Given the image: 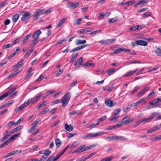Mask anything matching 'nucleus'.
<instances>
[{"mask_svg":"<svg viewBox=\"0 0 161 161\" xmlns=\"http://www.w3.org/2000/svg\"><path fill=\"white\" fill-rule=\"evenodd\" d=\"M160 139H161V135H159L158 136L152 137L150 138V140L153 141Z\"/></svg>","mask_w":161,"mask_h":161,"instance_id":"6ab92c4d","label":"nucleus"},{"mask_svg":"<svg viewBox=\"0 0 161 161\" xmlns=\"http://www.w3.org/2000/svg\"><path fill=\"white\" fill-rule=\"evenodd\" d=\"M105 103L107 106L112 107L115 105L116 102L110 100L109 99L107 98L105 100Z\"/></svg>","mask_w":161,"mask_h":161,"instance_id":"423d86ee","label":"nucleus"},{"mask_svg":"<svg viewBox=\"0 0 161 161\" xmlns=\"http://www.w3.org/2000/svg\"><path fill=\"white\" fill-rule=\"evenodd\" d=\"M106 118V116H102L97 120V123H98V125L100 122L105 120Z\"/></svg>","mask_w":161,"mask_h":161,"instance_id":"2f4dec72","label":"nucleus"},{"mask_svg":"<svg viewBox=\"0 0 161 161\" xmlns=\"http://www.w3.org/2000/svg\"><path fill=\"white\" fill-rule=\"evenodd\" d=\"M9 143V142H8V140H7L5 142H4L3 144L0 145V148H3V147H5L7 145H8Z\"/></svg>","mask_w":161,"mask_h":161,"instance_id":"ea45409f","label":"nucleus"},{"mask_svg":"<svg viewBox=\"0 0 161 161\" xmlns=\"http://www.w3.org/2000/svg\"><path fill=\"white\" fill-rule=\"evenodd\" d=\"M12 133H11L10 131L7 134H5V132H3V135L4 136L0 140L1 142H3L4 140L8 138L11 135Z\"/></svg>","mask_w":161,"mask_h":161,"instance_id":"ddd939ff","label":"nucleus"},{"mask_svg":"<svg viewBox=\"0 0 161 161\" xmlns=\"http://www.w3.org/2000/svg\"><path fill=\"white\" fill-rule=\"evenodd\" d=\"M71 97V93L70 92L65 93L61 100L62 103V106L65 107L68 103Z\"/></svg>","mask_w":161,"mask_h":161,"instance_id":"f257e3e1","label":"nucleus"},{"mask_svg":"<svg viewBox=\"0 0 161 161\" xmlns=\"http://www.w3.org/2000/svg\"><path fill=\"white\" fill-rule=\"evenodd\" d=\"M33 40L31 41V43L30 44L31 46L34 47L35 45L37 43L38 39L33 38Z\"/></svg>","mask_w":161,"mask_h":161,"instance_id":"cd10ccee","label":"nucleus"},{"mask_svg":"<svg viewBox=\"0 0 161 161\" xmlns=\"http://www.w3.org/2000/svg\"><path fill=\"white\" fill-rule=\"evenodd\" d=\"M33 16V19L34 20H36L38 18L40 15H39V13L37 12L36 11L34 13Z\"/></svg>","mask_w":161,"mask_h":161,"instance_id":"bb28decb","label":"nucleus"},{"mask_svg":"<svg viewBox=\"0 0 161 161\" xmlns=\"http://www.w3.org/2000/svg\"><path fill=\"white\" fill-rule=\"evenodd\" d=\"M13 125H15V122L14 121H11L8 123L7 124V125L8 127L9 128Z\"/></svg>","mask_w":161,"mask_h":161,"instance_id":"052dcab7","label":"nucleus"},{"mask_svg":"<svg viewBox=\"0 0 161 161\" xmlns=\"http://www.w3.org/2000/svg\"><path fill=\"white\" fill-rule=\"evenodd\" d=\"M57 109V108H55L52 109L49 112V113L50 114L52 115L56 111V110Z\"/></svg>","mask_w":161,"mask_h":161,"instance_id":"338daca9","label":"nucleus"},{"mask_svg":"<svg viewBox=\"0 0 161 161\" xmlns=\"http://www.w3.org/2000/svg\"><path fill=\"white\" fill-rule=\"evenodd\" d=\"M12 46L13 44H8L6 45L3 46V47L4 49H7L11 47Z\"/></svg>","mask_w":161,"mask_h":161,"instance_id":"5fc2aeb1","label":"nucleus"},{"mask_svg":"<svg viewBox=\"0 0 161 161\" xmlns=\"http://www.w3.org/2000/svg\"><path fill=\"white\" fill-rule=\"evenodd\" d=\"M118 19L117 17L112 18L109 19L108 22L110 23H113L115 22Z\"/></svg>","mask_w":161,"mask_h":161,"instance_id":"e433bc0d","label":"nucleus"},{"mask_svg":"<svg viewBox=\"0 0 161 161\" xmlns=\"http://www.w3.org/2000/svg\"><path fill=\"white\" fill-rule=\"evenodd\" d=\"M47 156L45 155L44 154L41 157L40 160H41L42 161H44L45 159H47Z\"/></svg>","mask_w":161,"mask_h":161,"instance_id":"774afa93","label":"nucleus"},{"mask_svg":"<svg viewBox=\"0 0 161 161\" xmlns=\"http://www.w3.org/2000/svg\"><path fill=\"white\" fill-rule=\"evenodd\" d=\"M103 133H104L103 132H102L101 133L99 132L93 134L90 133L86 135H83L82 136L81 138L83 139H86L87 138H92L94 137L97 136L99 135H100Z\"/></svg>","mask_w":161,"mask_h":161,"instance_id":"7ed1b4c3","label":"nucleus"},{"mask_svg":"<svg viewBox=\"0 0 161 161\" xmlns=\"http://www.w3.org/2000/svg\"><path fill=\"white\" fill-rule=\"evenodd\" d=\"M64 70L63 69H60L58 72L55 74V76L58 77L59 76L61 73L63 72Z\"/></svg>","mask_w":161,"mask_h":161,"instance_id":"4d7b16f0","label":"nucleus"},{"mask_svg":"<svg viewBox=\"0 0 161 161\" xmlns=\"http://www.w3.org/2000/svg\"><path fill=\"white\" fill-rule=\"evenodd\" d=\"M41 121V120L39 119H36L34 122L32 123V125H35V126H36V125L39 122H40Z\"/></svg>","mask_w":161,"mask_h":161,"instance_id":"69168bd1","label":"nucleus"},{"mask_svg":"<svg viewBox=\"0 0 161 161\" xmlns=\"http://www.w3.org/2000/svg\"><path fill=\"white\" fill-rule=\"evenodd\" d=\"M113 157H109L108 158H106L104 159H102L101 161H110L113 158Z\"/></svg>","mask_w":161,"mask_h":161,"instance_id":"bf43d9fd","label":"nucleus"},{"mask_svg":"<svg viewBox=\"0 0 161 161\" xmlns=\"http://www.w3.org/2000/svg\"><path fill=\"white\" fill-rule=\"evenodd\" d=\"M36 128V126L35 125H33V126L31 127L28 130V132L29 133H30L32 132Z\"/></svg>","mask_w":161,"mask_h":161,"instance_id":"e2e57ef3","label":"nucleus"},{"mask_svg":"<svg viewBox=\"0 0 161 161\" xmlns=\"http://www.w3.org/2000/svg\"><path fill=\"white\" fill-rule=\"evenodd\" d=\"M86 42V41L85 40H81L78 39L76 40L75 42V44L77 45H78L80 44H84Z\"/></svg>","mask_w":161,"mask_h":161,"instance_id":"f3484780","label":"nucleus"},{"mask_svg":"<svg viewBox=\"0 0 161 161\" xmlns=\"http://www.w3.org/2000/svg\"><path fill=\"white\" fill-rule=\"evenodd\" d=\"M118 117V116L117 115H115V114H114V116L112 117L111 118H110V119H109V120L110 122H112L114 120H115V122H117V120H116V119Z\"/></svg>","mask_w":161,"mask_h":161,"instance_id":"4c0bfd02","label":"nucleus"},{"mask_svg":"<svg viewBox=\"0 0 161 161\" xmlns=\"http://www.w3.org/2000/svg\"><path fill=\"white\" fill-rule=\"evenodd\" d=\"M49 111V109L48 107H46L42 111H41L39 113L40 115H43Z\"/></svg>","mask_w":161,"mask_h":161,"instance_id":"a878e982","label":"nucleus"},{"mask_svg":"<svg viewBox=\"0 0 161 161\" xmlns=\"http://www.w3.org/2000/svg\"><path fill=\"white\" fill-rule=\"evenodd\" d=\"M66 41V39H62L61 40L58 41L56 44V45H58L59 44H61L63 42H65Z\"/></svg>","mask_w":161,"mask_h":161,"instance_id":"0e129e2a","label":"nucleus"},{"mask_svg":"<svg viewBox=\"0 0 161 161\" xmlns=\"http://www.w3.org/2000/svg\"><path fill=\"white\" fill-rule=\"evenodd\" d=\"M84 145H82L79 146L76 149L72 152V153L74 154L75 153H81L84 152Z\"/></svg>","mask_w":161,"mask_h":161,"instance_id":"6e6552de","label":"nucleus"},{"mask_svg":"<svg viewBox=\"0 0 161 161\" xmlns=\"http://www.w3.org/2000/svg\"><path fill=\"white\" fill-rule=\"evenodd\" d=\"M122 122L123 123H124L126 125L129 124L128 119L126 117L124 118L122 120Z\"/></svg>","mask_w":161,"mask_h":161,"instance_id":"37998d69","label":"nucleus"},{"mask_svg":"<svg viewBox=\"0 0 161 161\" xmlns=\"http://www.w3.org/2000/svg\"><path fill=\"white\" fill-rule=\"evenodd\" d=\"M66 20L65 18H63L58 23L56 27L57 28L59 27L65 22Z\"/></svg>","mask_w":161,"mask_h":161,"instance_id":"b1692460","label":"nucleus"},{"mask_svg":"<svg viewBox=\"0 0 161 161\" xmlns=\"http://www.w3.org/2000/svg\"><path fill=\"white\" fill-rule=\"evenodd\" d=\"M151 15V13L150 12H147L146 13L143 14L142 16L143 17H146L148 16H150Z\"/></svg>","mask_w":161,"mask_h":161,"instance_id":"6e6d98bb","label":"nucleus"},{"mask_svg":"<svg viewBox=\"0 0 161 161\" xmlns=\"http://www.w3.org/2000/svg\"><path fill=\"white\" fill-rule=\"evenodd\" d=\"M116 128V127L115 125H112L108 128H106V130H113L114 129Z\"/></svg>","mask_w":161,"mask_h":161,"instance_id":"680f3d73","label":"nucleus"},{"mask_svg":"<svg viewBox=\"0 0 161 161\" xmlns=\"http://www.w3.org/2000/svg\"><path fill=\"white\" fill-rule=\"evenodd\" d=\"M53 10V8H51L46 10L44 13L43 14H48L52 12Z\"/></svg>","mask_w":161,"mask_h":161,"instance_id":"c9c22d12","label":"nucleus"},{"mask_svg":"<svg viewBox=\"0 0 161 161\" xmlns=\"http://www.w3.org/2000/svg\"><path fill=\"white\" fill-rule=\"evenodd\" d=\"M65 129L69 132L71 131L73 128V126H72L71 125H68L66 123L65 124Z\"/></svg>","mask_w":161,"mask_h":161,"instance_id":"2eb2a0df","label":"nucleus"},{"mask_svg":"<svg viewBox=\"0 0 161 161\" xmlns=\"http://www.w3.org/2000/svg\"><path fill=\"white\" fill-rule=\"evenodd\" d=\"M87 46V45L86 44L85 45H84L83 46L77 47L72 49L71 51H70V53L75 52V51H79V50L85 48Z\"/></svg>","mask_w":161,"mask_h":161,"instance_id":"4468645a","label":"nucleus"},{"mask_svg":"<svg viewBox=\"0 0 161 161\" xmlns=\"http://www.w3.org/2000/svg\"><path fill=\"white\" fill-rule=\"evenodd\" d=\"M60 122V120H58L54 123H52L51 125V127H54L55 126L57 125Z\"/></svg>","mask_w":161,"mask_h":161,"instance_id":"603ef678","label":"nucleus"},{"mask_svg":"<svg viewBox=\"0 0 161 161\" xmlns=\"http://www.w3.org/2000/svg\"><path fill=\"white\" fill-rule=\"evenodd\" d=\"M123 48H119L118 49L116 50L114 52L111 53V54H116L120 53L122 51Z\"/></svg>","mask_w":161,"mask_h":161,"instance_id":"5701e85b","label":"nucleus"},{"mask_svg":"<svg viewBox=\"0 0 161 161\" xmlns=\"http://www.w3.org/2000/svg\"><path fill=\"white\" fill-rule=\"evenodd\" d=\"M69 145H68L65 148L60 154H58L56 157L52 156L50 157L46 161H56L64 153L66 149L69 147Z\"/></svg>","mask_w":161,"mask_h":161,"instance_id":"f03ea898","label":"nucleus"},{"mask_svg":"<svg viewBox=\"0 0 161 161\" xmlns=\"http://www.w3.org/2000/svg\"><path fill=\"white\" fill-rule=\"evenodd\" d=\"M21 126L20 125H19V126H18L17 127L13 129L11 131V133L12 134L17 132L20 130L21 129Z\"/></svg>","mask_w":161,"mask_h":161,"instance_id":"a211bd4d","label":"nucleus"},{"mask_svg":"<svg viewBox=\"0 0 161 161\" xmlns=\"http://www.w3.org/2000/svg\"><path fill=\"white\" fill-rule=\"evenodd\" d=\"M115 41V39H108L104 40H101L98 42L104 45H108L111 44Z\"/></svg>","mask_w":161,"mask_h":161,"instance_id":"39448f33","label":"nucleus"},{"mask_svg":"<svg viewBox=\"0 0 161 161\" xmlns=\"http://www.w3.org/2000/svg\"><path fill=\"white\" fill-rule=\"evenodd\" d=\"M23 60H21L18 63L16 64L14 66V69H16L18 67H19L20 65H21L23 62Z\"/></svg>","mask_w":161,"mask_h":161,"instance_id":"09e8293b","label":"nucleus"},{"mask_svg":"<svg viewBox=\"0 0 161 161\" xmlns=\"http://www.w3.org/2000/svg\"><path fill=\"white\" fill-rule=\"evenodd\" d=\"M30 15V13L27 12H25L22 15L21 18V20L22 21H25L29 18V16Z\"/></svg>","mask_w":161,"mask_h":161,"instance_id":"1a4fd4ad","label":"nucleus"},{"mask_svg":"<svg viewBox=\"0 0 161 161\" xmlns=\"http://www.w3.org/2000/svg\"><path fill=\"white\" fill-rule=\"evenodd\" d=\"M98 125V123L92 124H90L89 125L87 126L86 127V128H90L91 129L92 128H93L95 126Z\"/></svg>","mask_w":161,"mask_h":161,"instance_id":"3c124183","label":"nucleus"},{"mask_svg":"<svg viewBox=\"0 0 161 161\" xmlns=\"http://www.w3.org/2000/svg\"><path fill=\"white\" fill-rule=\"evenodd\" d=\"M47 103V102L46 101H44L41 104L39 105L37 108L38 109L40 108L41 107L44 106L46 105Z\"/></svg>","mask_w":161,"mask_h":161,"instance_id":"49530a36","label":"nucleus"},{"mask_svg":"<svg viewBox=\"0 0 161 161\" xmlns=\"http://www.w3.org/2000/svg\"><path fill=\"white\" fill-rule=\"evenodd\" d=\"M22 152L21 150H20L19 151L18 150H14L11 152L12 155H14V154H16L17 153H20Z\"/></svg>","mask_w":161,"mask_h":161,"instance_id":"13d9d810","label":"nucleus"},{"mask_svg":"<svg viewBox=\"0 0 161 161\" xmlns=\"http://www.w3.org/2000/svg\"><path fill=\"white\" fill-rule=\"evenodd\" d=\"M33 49H30L24 55L25 58H28L30 54L33 51Z\"/></svg>","mask_w":161,"mask_h":161,"instance_id":"79ce46f5","label":"nucleus"},{"mask_svg":"<svg viewBox=\"0 0 161 161\" xmlns=\"http://www.w3.org/2000/svg\"><path fill=\"white\" fill-rule=\"evenodd\" d=\"M80 4L79 2H77L75 3L71 2H68L66 5L67 8L74 9L77 7Z\"/></svg>","mask_w":161,"mask_h":161,"instance_id":"20e7f679","label":"nucleus"},{"mask_svg":"<svg viewBox=\"0 0 161 161\" xmlns=\"http://www.w3.org/2000/svg\"><path fill=\"white\" fill-rule=\"evenodd\" d=\"M20 134H15L13 136H12L10 138H9L8 140V142L9 143L12 141H13V140L15 139L16 137L19 136H20Z\"/></svg>","mask_w":161,"mask_h":161,"instance_id":"dca6fc26","label":"nucleus"},{"mask_svg":"<svg viewBox=\"0 0 161 161\" xmlns=\"http://www.w3.org/2000/svg\"><path fill=\"white\" fill-rule=\"evenodd\" d=\"M116 140H127V138L123 136H116Z\"/></svg>","mask_w":161,"mask_h":161,"instance_id":"c756f323","label":"nucleus"},{"mask_svg":"<svg viewBox=\"0 0 161 161\" xmlns=\"http://www.w3.org/2000/svg\"><path fill=\"white\" fill-rule=\"evenodd\" d=\"M161 102V98H158L154 99L153 101L149 103V104H152L153 103H158Z\"/></svg>","mask_w":161,"mask_h":161,"instance_id":"412c9836","label":"nucleus"},{"mask_svg":"<svg viewBox=\"0 0 161 161\" xmlns=\"http://www.w3.org/2000/svg\"><path fill=\"white\" fill-rule=\"evenodd\" d=\"M137 70L138 69H137L133 71H129L126 75L125 76L128 77L130 76V75H132L133 73H135Z\"/></svg>","mask_w":161,"mask_h":161,"instance_id":"c85d7f7f","label":"nucleus"},{"mask_svg":"<svg viewBox=\"0 0 161 161\" xmlns=\"http://www.w3.org/2000/svg\"><path fill=\"white\" fill-rule=\"evenodd\" d=\"M78 55V53H75V54H73L72 55V57L71 59H70V60L69 61L71 63V62H73L74 60L75 59V58L77 57Z\"/></svg>","mask_w":161,"mask_h":161,"instance_id":"7c9ffc66","label":"nucleus"},{"mask_svg":"<svg viewBox=\"0 0 161 161\" xmlns=\"http://www.w3.org/2000/svg\"><path fill=\"white\" fill-rule=\"evenodd\" d=\"M136 43L137 45L146 46L147 45L146 42L142 40H138L136 41Z\"/></svg>","mask_w":161,"mask_h":161,"instance_id":"f8f14e48","label":"nucleus"},{"mask_svg":"<svg viewBox=\"0 0 161 161\" xmlns=\"http://www.w3.org/2000/svg\"><path fill=\"white\" fill-rule=\"evenodd\" d=\"M91 62V61L87 62H86V63L84 64L83 66L84 67H87L88 66L92 65V66H93L95 64H92Z\"/></svg>","mask_w":161,"mask_h":161,"instance_id":"a18cd8bd","label":"nucleus"},{"mask_svg":"<svg viewBox=\"0 0 161 161\" xmlns=\"http://www.w3.org/2000/svg\"><path fill=\"white\" fill-rule=\"evenodd\" d=\"M42 31L40 30L36 31L33 35L32 37L33 38L38 39L39 36L42 34Z\"/></svg>","mask_w":161,"mask_h":161,"instance_id":"9d476101","label":"nucleus"},{"mask_svg":"<svg viewBox=\"0 0 161 161\" xmlns=\"http://www.w3.org/2000/svg\"><path fill=\"white\" fill-rule=\"evenodd\" d=\"M139 27V25H137L131 27L130 28V30L132 31H135L136 30H138V28Z\"/></svg>","mask_w":161,"mask_h":161,"instance_id":"c03bdc74","label":"nucleus"},{"mask_svg":"<svg viewBox=\"0 0 161 161\" xmlns=\"http://www.w3.org/2000/svg\"><path fill=\"white\" fill-rule=\"evenodd\" d=\"M105 139L107 140L108 139L109 141L114 140H116V136H107L105 137Z\"/></svg>","mask_w":161,"mask_h":161,"instance_id":"72a5a7b5","label":"nucleus"},{"mask_svg":"<svg viewBox=\"0 0 161 161\" xmlns=\"http://www.w3.org/2000/svg\"><path fill=\"white\" fill-rule=\"evenodd\" d=\"M81 19L79 18L74 21V25H78L81 22Z\"/></svg>","mask_w":161,"mask_h":161,"instance_id":"473e14b6","label":"nucleus"},{"mask_svg":"<svg viewBox=\"0 0 161 161\" xmlns=\"http://www.w3.org/2000/svg\"><path fill=\"white\" fill-rule=\"evenodd\" d=\"M139 88V87L138 86H136L134 89L130 92V95H131L133 94Z\"/></svg>","mask_w":161,"mask_h":161,"instance_id":"de8ad7c7","label":"nucleus"},{"mask_svg":"<svg viewBox=\"0 0 161 161\" xmlns=\"http://www.w3.org/2000/svg\"><path fill=\"white\" fill-rule=\"evenodd\" d=\"M55 143L57 148H58L61 145L62 142L58 138H56L55 140Z\"/></svg>","mask_w":161,"mask_h":161,"instance_id":"aec40b11","label":"nucleus"},{"mask_svg":"<svg viewBox=\"0 0 161 161\" xmlns=\"http://www.w3.org/2000/svg\"><path fill=\"white\" fill-rule=\"evenodd\" d=\"M148 2V0H140L138 1L137 3L134 5V7L136 8L142 4H145L147 3Z\"/></svg>","mask_w":161,"mask_h":161,"instance_id":"9b49d317","label":"nucleus"},{"mask_svg":"<svg viewBox=\"0 0 161 161\" xmlns=\"http://www.w3.org/2000/svg\"><path fill=\"white\" fill-rule=\"evenodd\" d=\"M156 53L159 56H161V49L160 47H159L156 49L155 51Z\"/></svg>","mask_w":161,"mask_h":161,"instance_id":"f704fd0d","label":"nucleus"},{"mask_svg":"<svg viewBox=\"0 0 161 161\" xmlns=\"http://www.w3.org/2000/svg\"><path fill=\"white\" fill-rule=\"evenodd\" d=\"M19 18V15L18 14H16L12 17V20L14 22H16Z\"/></svg>","mask_w":161,"mask_h":161,"instance_id":"393cba45","label":"nucleus"},{"mask_svg":"<svg viewBox=\"0 0 161 161\" xmlns=\"http://www.w3.org/2000/svg\"><path fill=\"white\" fill-rule=\"evenodd\" d=\"M31 35L30 34H29L27 35L22 41V44H24L25 42H26L31 37Z\"/></svg>","mask_w":161,"mask_h":161,"instance_id":"4be33fe9","label":"nucleus"},{"mask_svg":"<svg viewBox=\"0 0 161 161\" xmlns=\"http://www.w3.org/2000/svg\"><path fill=\"white\" fill-rule=\"evenodd\" d=\"M93 30V28L91 27H89L87 28L80 29L77 31V32L82 34L83 33H86V32H90L92 31Z\"/></svg>","mask_w":161,"mask_h":161,"instance_id":"0eeeda50","label":"nucleus"},{"mask_svg":"<svg viewBox=\"0 0 161 161\" xmlns=\"http://www.w3.org/2000/svg\"><path fill=\"white\" fill-rule=\"evenodd\" d=\"M115 69H113L108 70L107 72V73L108 75H110L111 74L113 73H114L115 72Z\"/></svg>","mask_w":161,"mask_h":161,"instance_id":"8fccbe9b","label":"nucleus"},{"mask_svg":"<svg viewBox=\"0 0 161 161\" xmlns=\"http://www.w3.org/2000/svg\"><path fill=\"white\" fill-rule=\"evenodd\" d=\"M101 32V30H98L91 32L90 34V35H95L100 33Z\"/></svg>","mask_w":161,"mask_h":161,"instance_id":"58836bf2","label":"nucleus"},{"mask_svg":"<svg viewBox=\"0 0 161 161\" xmlns=\"http://www.w3.org/2000/svg\"><path fill=\"white\" fill-rule=\"evenodd\" d=\"M51 153V151L48 150H46L44 151V154L47 157Z\"/></svg>","mask_w":161,"mask_h":161,"instance_id":"a19ab883","label":"nucleus"},{"mask_svg":"<svg viewBox=\"0 0 161 161\" xmlns=\"http://www.w3.org/2000/svg\"><path fill=\"white\" fill-rule=\"evenodd\" d=\"M83 59L82 57L80 58L77 61L78 64L80 65H81L83 63Z\"/></svg>","mask_w":161,"mask_h":161,"instance_id":"864d4df0","label":"nucleus"}]
</instances>
